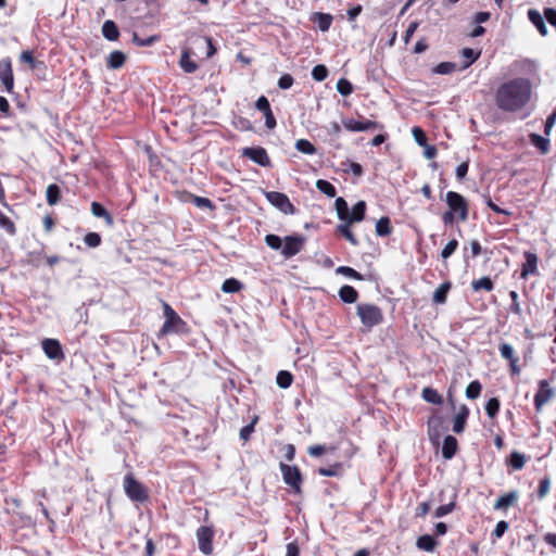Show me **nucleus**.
<instances>
[{
  "label": "nucleus",
  "instance_id": "obj_32",
  "mask_svg": "<svg viewBox=\"0 0 556 556\" xmlns=\"http://www.w3.org/2000/svg\"><path fill=\"white\" fill-rule=\"evenodd\" d=\"M47 203L51 206L61 201V189L56 184H50L46 190Z\"/></svg>",
  "mask_w": 556,
  "mask_h": 556
},
{
  "label": "nucleus",
  "instance_id": "obj_3",
  "mask_svg": "<svg viewBox=\"0 0 556 556\" xmlns=\"http://www.w3.org/2000/svg\"><path fill=\"white\" fill-rule=\"evenodd\" d=\"M123 486L130 501L144 503L149 500V489L143 483L139 482L132 473H128L124 477Z\"/></svg>",
  "mask_w": 556,
  "mask_h": 556
},
{
  "label": "nucleus",
  "instance_id": "obj_45",
  "mask_svg": "<svg viewBox=\"0 0 556 556\" xmlns=\"http://www.w3.org/2000/svg\"><path fill=\"white\" fill-rule=\"evenodd\" d=\"M508 464L514 470H520L526 465V456L517 451H514L510 454Z\"/></svg>",
  "mask_w": 556,
  "mask_h": 556
},
{
  "label": "nucleus",
  "instance_id": "obj_59",
  "mask_svg": "<svg viewBox=\"0 0 556 556\" xmlns=\"http://www.w3.org/2000/svg\"><path fill=\"white\" fill-rule=\"evenodd\" d=\"M337 90L342 96H349L353 92V86L348 79L340 78L337 83Z\"/></svg>",
  "mask_w": 556,
  "mask_h": 556
},
{
  "label": "nucleus",
  "instance_id": "obj_5",
  "mask_svg": "<svg viewBox=\"0 0 556 556\" xmlns=\"http://www.w3.org/2000/svg\"><path fill=\"white\" fill-rule=\"evenodd\" d=\"M356 313L366 328H372L383 320V314L379 306L370 303H361L356 306Z\"/></svg>",
  "mask_w": 556,
  "mask_h": 556
},
{
  "label": "nucleus",
  "instance_id": "obj_57",
  "mask_svg": "<svg viewBox=\"0 0 556 556\" xmlns=\"http://www.w3.org/2000/svg\"><path fill=\"white\" fill-rule=\"evenodd\" d=\"M312 77L316 81H324L328 77V70L325 65L318 64L312 70Z\"/></svg>",
  "mask_w": 556,
  "mask_h": 556
},
{
  "label": "nucleus",
  "instance_id": "obj_4",
  "mask_svg": "<svg viewBox=\"0 0 556 556\" xmlns=\"http://www.w3.org/2000/svg\"><path fill=\"white\" fill-rule=\"evenodd\" d=\"M279 468L283 482L291 489L294 494H302L304 478L300 468L295 465L292 466L285 463H280Z\"/></svg>",
  "mask_w": 556,
  "mask_h": 556
},
{
  "label": "nucleus",
  "instance_id": "obj_63",
  "mask_svg": "<svg viewBox=\"0 0 556 556\" xmlns=\"http://www.w3.org/2000/svg\"><path fill=\"white\" fill-rule=\"evenodd\" d=\"M293 84L294 78L290 74H283L282 76H280L277 83L278 87L283 90L291 88Z\"/></svg>",
  "mask_w": 556,
  "mask_h": 556
},
{
  "label": "nucleus",
  "instance_id": "obj_21",
  "mask_svg": "<svg viewBox=\"0 0 556 556\" xmlns=\"http://www.w3.org/2000/svg\"><path fill=\"white\" fill-rule=\"evenodd\" d=\"M428 435L431 441L439 440L443 428V419L439 416H431L427 422Z\"/></svg>",
  "mask_w": 556,
  "mask_h": 556
},
{
  "label": "nucleus",
  "instance_id": "obj_16",
  "mask_svg": "<svg viewBox=\"0 0 556 556\" xmlns=\"http://www.w3.org/2000/svg\"><path fill=\"white\" fill-rule=\"evenodd\" d=\"M42 350L50 359H63L64 353L61 343L56 339H45L41 342Z\"/></svg>",
  "mask_w": 556,
  "mask_h": 556
},
{
  "label": "nucleus",
  "instance_id": "obj_11",
  "mask_svg": "<svg viewBox=\"0 0 556 556\" xmlns=\"http://www.w3.org/2000/svg\"><path fill=\"white\" fill-rule=\"evenodd\" d=\"M242 156H245L260 166L268 167L271 165L270 159L263 147H247L242 149Z\"/></svg>",
  "mask_w": 556,
  "mask_h": 556
},
{
  "label": "nucleus",
  "instance_id": "obj_7",
  "mask_svg": "<svg viewBox=\"0 0 556 556\" xmlns=\"http://www.w3.org/2000/svg\"><path fill=\"white\" fill-rule=\"evenodd\" d=\"M199 549L203 555L210 556L213 554L214 546L213 540L215 530L213 526H201L195 532Z\"/></svg>",
  "mask_w": 556,
  "mask_h": 556
},
{
  "label": "nucleus",
  "instance_id": "obj_39",
  "mask_svg": "<svg viewBox=\"0 0 556 556\" xmlns=\"http://www.w3.org/2000/svg\"><path fill=\"white\" fill-rule=\"evenodd\" d=\"M334 208L337 211L338 218L341 222H346L350 213L348 202L343 198L339 197L334 201Z\"/></svg>",
  "mask_w": 556,
  "mask_h": 556
},
{
  "label": "nucleus",
  "instance_id": "obj_26",
  "mask_svg": "<svg viewBox=\"0 0 556 556\" xmlns=\"http://www.w3.org/2000/svg\"><path fill=\"white\" fill-rule=\"evenodd\" d=\"M311 22L316 24L320 31H327L331 25L332 16L328 13L316 12L311 16Z\"/></svg>",
  "mask_w": 556,
  "mask_h": 556
},
{
  "label": "nucleus",
  "instance_id": "obj_44",
  "mask_svg": "<svg viewBox=\"0 0 556 556\" xmlns=\"http://www.w3.org/2000/svg\"><path fill=\"white\" fill-rule=\"evenodd\" d=\"M316 188L329 198H334L337 194L336 187L325 179H318L316 181Z\"/></svg>",
  "mask_w": 556,
  "mask_h": 556
},
{
  "label": "nucleus",
  "instance_id": "obj_2",
  "mask_svg": "<svg viewBox=\"0 0 556 556\" xmlns=\"http://www.w3.org/2000/svg\"><path fill=\"white\" fill-rule=\"evenodd\" d=\"M162 307L165 321L157 337H166L172 333H186L188 331V325L177 312L165 301L162 302Z\"/></svg>",
  "mask_w": 556,
  "mask_h": 556
},
{
  "label": "nucleus",
  "instance_id": "obj_38",
  "mask_svg": "<svg viewBox=\"0 0 556 556\" xmlns=\"http://www.w3.org/2000/svg\"><path fill=\"white\" fill-rule=\"evenodd\" d=\"M243 289V283L236 278H228L222 285V291L225 293H236Z\"/></svg>",
  "mask_w": 556,
  "mask_h": 556
},
{
  "label": "nucleus",
  "instance_id": "obj_47",
  "mask_svg": "<svg viewBox=\"0 0 556 556\" xmlns=\"http://www.w3.org/2000/svg\"><path fill=\"white\" fill-rule=\"evenodd\" d=\"M458 241L456 239L450 240L441 251V258L446 262L458 249Z\"/></svg>",
  "mask_w": 556,
  "mask_h": 556
},
{
  "label": "nucleus",
  "instance_id": "obj_30",
  "mask_svg": "<svg viewBox=\"0 0 556 556\" xmlns=\"http://www.w3.org/2000/svg\"><path fill=\"white\" fill-rule=\"evenodd\" d=\"M352 223L343 222L337 226V232L344 237L352 245H358L359 241L351 230Z\"/></svg>",
  "mask_w": 556,
  "mask_h": 556
},
{
  "label": "nucleus",
  "instance_id": "obj_31",
  "mask_svg": "<svg viewBox=\"0 0 556 556\" xmlns=\"http://www.w3.org/2000/svg\"><path fill=\"white\" fill-rule=\"evenodd\" d=\"M422 399L431 404L441 405L443 403V396L433 388L426 387L421 391Z\"/></svg>",
  "mask_w": 556,
  "mask_h": 556
},
{
  "label": "nucleus",
  "instance_id": "obj_46",
  "mask_svg": "<svg viewBox=\"0 0 556 556\" xmlns=\"http://www.w3.org/2000/svg\"><path fill=\"white\" fill-rule=\"evenodd\" d=\"M277 384L282 389H288L293 382V375L288 370H280L276 377Z\"/></svg>",
  "mask_w": 556,
  "mask_h": 556
},
{
  "label": "nucleus",
  "instance_id": "obj_49",
  "mask_svg": "<svg viewBox=\"0 0 556 556\" xmlns=\"http://www.w3.org/2000/svg\"><path fill=\"white\" fill-rule=\"evenodd\" d=\"M457 70V64L454 62H441L434 68L433 73L440 75H448Z\"/></svg>",
  "mask_w": 556,
  "mask_h": 556
},
{
  "label": "nucleus",
  "instance_id": "obj_1",
  "mask_svg": "<svg viewBox=\"0 0 556 556\" xmlns=\"http://www.w3.org/2000/svg\"><path fill=\"white\" fill-rule=\"evenodd\" d=\"M532 97V83L526 77H516L501 84L494 93V101L503 112L521 111Z\"/></svg>",
  "mask_w": 556,
  "mask_h": 556
},
{
  "label": "nucleus",
  "instance_id": "obj_33",
  "mask_svg": "<svg viewBox=\"0 0 556 556\" xmlns=\"http://www.w3.org/2000/svg\"><path fill=\"white\" fill-rule=\"evenodd\" d=\"M471 288L476 292L481 291V290L490 292L494 289V282L490 277L485 276V277L472 280Z\"/></svg>",
  "mask_w": 556,
  "mask_h": 556
},
{
  "label": "nucleus",
  "instance_id": "obj_41",
  "mask_svg": "<svg viewBox=\"0 0 556 556\" xmlns=\"http://www.w3.org/2000/svg\"><path fill=\"white\" fill-rule=\"evenodd\" d=\"M21 61L27 63L30 70H36L40 66L45 67V63L42 61H38L34 58V53L31 50H24L20 55Z\"/></svg>",
  "mask_w": 556,
  "mask_h": 556
},
{
  "label": "nucleus",
  "instance_id": "obj_29",
  "mask_svg": "<svg viewBox=\"0 0 556 556\" xmlns=\"http://www.w3.org/2000/svg\"><path fill=\"white\" fill-rule=\"evenodd\" d=\"M339 296L344 303H355L358 299V292L352 286L345 285L340 288Z\"/></svg>",
  "mask_w": 556,
  "mask_h": 556
},
{
  "label": "nucleus",
  "instance_id": "obj_53",
  "mask_svg": "<svg viewBox=\"0 0 556 556\" xmlns=\"http://www.w3.org/2000/svg\"><path fill=\"white\" fill-rule=\"evenodd\" d=\"M258 416H254L251 422L240 430V438L243 441H249L251 434L254 432L255 425L258 422Z\"/></svg>",
  "mask_w": 556,
  "mask_h": 556
},
{
  "label": "nucleus",
  "instance_id": "obj_48",
  "mask_svg": "<svg viewBox=\"0 0 556 556\" xmlns=\"http://www.w3.org/2000/svg\"><path fill=\"white\" fill-rule=\"evenodd\" d=\"M481 391H482V386H481L480 381L473 380L467 386L465 393L469 400H476L480 396Z\"/></svg>",
  "mask_w": 556,
  "mask_h": 556
},
{
  "label": "nucleus",
  "instance_id": "obj_14",
  "mask_svg": "<svg viewBox=\"0 0 556 556\" xmlns=\"http://www.w3.org/2000/svg\"><path fill=\"white\" fill-rule=\"evenodd\" d=\"M0 81L7 92H12L14 87V75L12 62L9 58L0 60Z\"/></svg>",
  "mask_w": 556,
  "mask_h": 556
},
{
  "label": "nucleus",
  "instance_id": "obj_35",
  "mask_svg": "<svg viewBox=\"0 0 556 556\" xmlns=\"http://www.w3.org/2000/svg\"><path fill=\"white\" fill-rule=\"evenodd\" d=\"M0 228L3 229L11 237H13L17 233L15 223L1 211H0Z\"/></svg>",
  "mask_w": 556,
  "mask_h": 556
},
{
  "label": "nucleus",
  "instance_id": "obj_34",
  "mask_svg": "<svg viewBox=\"0 0 556 556\" xmlns=\"http://www.w3.org/2000/svg\"><path fill=\"white\" fill-rule=\"evenodd\" d=\"M91 213L96 217L104 218L105 222L111 225L113 223L112 215L108 212V210L99 202L93 201L91 203Z\"/></svg>",
  "mask_w": 556,
  "mask_h": 556
},
{
  "label": "nucleus",
  "instance_id": "obj_58",
  "mask_svg": "<svg viewBox=\"0 0 556 556\" xmlns=\"http://www.w3.org/2000/svg\"><path fill=\"white\" fill-rule=\"evenodd\" d=\"M455 506H456L455 500H453L448 504L439 506L434 511V517L442 518V517L446 516L447 514L452 513L455 509Z\"/></svg>",
  "mask_w": 556,
  "mask_h": 556
},
{
  "label": "nucleus",
  "instance_id": "obj_50",
  "mask_svg": "<svg viewBox=\"0 0 556 556\" xmlns=\"http://www.w3.org/2000/svg\"><path fill=\"white\" fill-rule=\"evenodd\" d=\"M501 403L497 397H491L485 404V413L489 418L493 419L500 412Z\"/></svg>",
  "mask_w": 556,
  "mask_h": 556
},
{
  "label": "nucleus",
  "instance_id": "obj_52",
  "mask_svg": "<svg viewBox=\"0 0 556 556\" xmlns=\"http://www.w3.org/2000/svg\"><path fill=\"white\" fill-rule=\"evenodd\" d=\"M195 43L201 48L206 49L205 58H211L216 52V49L212 43L211 37H200V39L197 40Z\"/></svg>",
  "mask_w": 556,
  "mask_h": 556
},
{
  "label": "nucleus",
  "instance_id": "obj_15",
  "mask_svg": "<svg viewBox=\"0 0 556 556\" xmlns=\"http://www.w3.org/2000/svg\"><path fill=\"white\" fill-rule=\"evenodd\" d=\"M255 109L263 113L265 117V126L274 129L277 126L276 117L271 111L270 103L265 96H261L255 102Z\"/></svg>",
  "mask_w": 556,
  "mask_h": 556
},
{
  "label": "nucleus",
  "instance_id": "obj_18",
  "mask_svg": "<svg viewBox=\"0 0 556 556\" xmlns=\"http://www.w3.org/2000/svg\"><path fill=\"white\" fill-rule=\"evenodd\" d=\"M526 263L522 265L520 277L527 279L529 275L538 274V256L532 252H525Z\"/></svg>",
  "mask_w": 556,
  "mask_h": 556
},
{
  "label": "nucleus",
  "instance_id": "obj_23",
  "mask_svg": "<svg viewBox=\"0 0 556 556\" xmlns=\"http://www.w3.org/2000/svg\"><path fill=\"white\" fill-rule=\"evenodd\" d=\"M469 416V408L466 405L459 407L458 413L454 418L453 431L455 433H462L465 430V426Z\"/></svg>",
  "mask_w": 556,
  "mask_h": 556
},
{
  "label": "nucleus",
  "instance_id": "obj_42",
  "mask_svg": "<svg viewBox=\"0 0 556 556\" xmlns=\"http://www.w3.org/2000/svg\"><path fill=\"white\" fill-rule=\"evenodd\" d=\"M294 147L299 152L307 155H313L317 152L316 147L307 139H298Z\"/></svg>",
  "mask_w": 556,
  "mask_h": 556
},
{
  "label": "nucleus",
  "instance_id": "obj_24",
  "mask_svg": "<svg viewBox=\"0 0 556 556\" xmlns=\"http://www.w3.org/2000/svg\"><path fill=\"white\" fill-rule=\"evenodd\" d=\"M366 208V202L358 201L350 211L346 222L352 224L362 222L365 218Z\"/></svg>",
  "mask_w": 556,
  "mask_h": 556
},
{
  "label": "nucleus",
  "instance_id": "obj_27",
  "mask_svg": "<svg viewBox=\"0 0 556 556\" xmlns=\"http://www.w3.org/2000/svg\"><path fill=\"white\" fill-rule=\"evenodd\" d=\"M416 546L421 551L432 553L438 546V541L430 534H424L417 539Z\"/></svg>",
  "mask_w": 556,
  "mask_h": 556
},
{
  "label": "nucleus",
  "instance_id": "obj_9",
  "mask_svg": "<svg viewBox=\"0 0 556 556\" xmlns=\"http://www.w3.org/2000/svg\"><path fill=\"white\" fill-rule=\"evenodd\" d=\"M538 392L534 395V407L538 413H540L543 408V406L549 402L554 395L555 390L551 387L549 382L547 380H540Z\"/></svg>",
  "mask_w": 556,
  "mask_h": 556
},
{
  "label": "nucleus",
  "instance_id": "obj_22",
  "mask_svg": "<svg viewBox=\"0 0 556 556\" xmlns=\"http://www.w3.org/2000/svg\"><path fill=\"white\" fill-rule=\"evenodd\" d=\"M127 56L119 50L112 51L106 58V67L109 70H119L126 63Z\"/></svg>",
  "mask_w": 556,
  "mask_h": 556
},
{
  "label": "nucleus",
  "instance_id": "obj_20",
  "mask_svg": "<svg viewBox=\"0 0 556 556\" xmlns=\"http://www.w3.org/2000/svg\"><path fill=\"white\" fill-rule=\"evenodd\" d=\"M462 64L459 70H466L473 64L481 55V50H475L471 48H463L460 50Z\"/></svg>",
  "mask_w": 556,
  "mask_h": 556
},
{
  "label": "nucleus",
  "instance_id": "obj_60",
  "mask_svg": "<svg viewBox=\"0 0 556 556\" xmlns=\"http://www.w3.org/2000/svg\"><path fill=\"white\" fill-rule=\"evenodd\" d=\"M84 242L89 248H97L101 244V236L98 232H88L84 237Z\"/></svg>",
  "mask_w": 556,
  "mask_h": 556
},
{
  "label": "nucleus",
  "instance_id": "obj_12",
  "mask_svg": "<svg viewBox=\"0 0 556 556\" xmlns=\"http://www.w3.org/2000/svg\"><path fill=\"white\" fill-rule=\"evenodd\" d=\"M304 248V238L301 236H287L283 240V247L281 249V254L286 258H290L296 254H299Z\"/></svg>",
  "mask_w": 556,
  "mask_h": 556
},
{
  "label": "nucleus",
  "instance_id": "obj_64",
  "mask_svg": "<svg viewBox=\"0 0 556 556\" xmlns=\"http://www.w3.org/2000/svg\"><path fill=\"white\" fill-rule=\"evenodd\" d=\"M412 134L419 146H427L426 132L420 127H414Z\"/></svg>",
  "mask_w": 556,
  "mask_h": 556
},
{
  "label": "nucleus",
  "instance_id": "obj_51",
  "mask_svg": "<svg viewBox=\"0 0 556 556\" xmlns=\"http://www.w3.org/2000/svg\"><path fill=\"white\" fill-rule=\"evenodd\" d=\"M551 491V479L549 477L545 476L542 478L539 482L538 490H536V496L539 500H543Z\"/></svg>",
  "mask_w": 556,
  "mask_h": 556
},
{
  "label": "nucleus",
  "instance_id": "obj_19",
  "mask_svg": "<svg viewBox=\"0 0 556 556\" xmlns=\"http://www.w3.org/2000/svg\"><path fill=\"white\" fill-rule=\"evenodd\" d=\"M192 54L197 55L192 48H186L182 50L180 55L179 66L187 74L194 73L199 67L198 64L191 60Z\"/></svg>",
  "mask_w": 556,
  "mask_h": 556
},
{
  "label": "nucleus",
  "instance_id": "obj_8",
  "mask_svg": "<svg viewBox=\"0 0 556 556\" xmlns=\"http://www.w3.org/2000/svg\"><path fill=\"white\" fill-rule=\"evenodd\" d=\"M266 200L285 214H293L295 212L294 205L291 203L287 194L279 191L265 192Z\"/></svg>",
  "mask_w": 556,
  "mask_h": 556
},
{
  "label": "nucleus",
  "instance_id": "obj_17",
  "mask_svg": "<svg viewBox=\"0 0 556 556\" xmlns=\"http://www.w3.org/2000/svg\"><path fill=\"white\" fill-rule=\"evenodd\" d=\"M519 493L518 491H509L503 495H501L494 503L493 508L495 510H506L511 506H515L518 502Z\"/></svg>",
  "mask_w": 556,
  "mask_h": 556
},
{
  "label": "nucleus",
  "instance_id": "obj_55",
  "mask_svg": "<svg viewBox=\"0 0 556 556\" xmlns=\"http://www.w3.org/2000/svg\"><path fill=\"white\" fill-rule=\"evenodd\" d=\"M509 298L511 300V303L509 305V311L517 315V316H521L522 315V309H521V306H520V303H519V295L516 291H510L509 292Z\"/></svg>",
  "mask_w": 556,
  "mask_h": 556
},
{
  "label": "nucleus",
  "instance_id": "obj_6",
  "mask_svg": "<svg viewBox=\"0 0 556 556\" xmlns=\"http://www.w3.org/2000/svg\"><path fill=\"white\" fill-rule=\"evenodd\" d=\"M445 201L448 210L457 215L458 222H466L468 219L469 203L460 193L447 191Z\"/></svg>",
  "mask_w": 556,
  "mask_h": 556
},
{
  "label": "nucleus",
  "instance_id": "obj_62",
  "mask_svg": "<svg viewBox=\"0 0 556 556\" xmlns=\"http://www.w3.org/2000/svg\"><path fill=\"white\" fill-rule=\"evenodd\" d=\"M508 527H509V525L507 521H505V520L498 521L495 526V529L492 532V536L496 540L501 539L504 535V533L508 530Z\"/></svg>",
  "mask_w": 556,
  "mask_h": 556
},
{
  "label": "nucleus",
  "instance_id": "obj_43",
  "mask_svg": "<svg viewBox=\"0 0 556 556\" xmlns=\"http://www.w3.org/2000/svg\"><path fill=\"white\" fill-rule=\"evenodd\" d=\"M529 20L532 22L533 25L538 28V30L541 33V35L546 34L545 28V22L542 15L535 11V10H529L528 12Z\"/></svg>",
  "mask_w": 556,
  "mask_h": 556
},
{
  "label": "nucleus",
  "instance_id": "obj_36",
  "mask_svg": "<svg viewBox=\"0 0 556 556\" xmlns=\"http://www.w3.org/2000/svg\"><path fill=\"white\" fill-rule=\"evenodd\" d=\"M530 142L541 151V153L546 154L549 150V140L542 137L538 134L530 135Z\"/></svg>",
  "mask_w": 556,
  "mask_h": 556
},
{
  "label": "nucleus",
  "instance_id": "obj_25",
  "mask_svg": "<svg viewBox=\"0 0 556 556\" xmlns=\"http://www.w3.org/2000/svg\"><path fill=\"white\" fill-rule=\"evenodd\" d=\"M457 452V440L453 435H446L443 440L442 456L445 459H451Z\"/></svg>",
  "mask_w": 556,
  "mask_h": 556
},
{
  "label": "nucleus",
  "instance_id": "obj_56",
  "mask_svg": "<svg viewBox=\"0 0 556 556\" xmlns=\"http://www.w3.org/2000/svg\"><path fill=\"white\" fill-rule=\"evenodd\" d=\"M337 273L342 274L349 278L355 279V280H363L364 277L361 273L355 270L352 267L349 266H340L337 268Z\"/></svg>",
  "mask_w": 556,
  "mask_h": 556
},
{
  "label": "nucleus",
  "instance_id": "obj_54",
  "mask_svg": "<svg viewBox=\"0 0 556 556\" xmlns=\"http://www.w3.org/2000/svg\"><path fill=\"white\" fill-rule=\"evenodd\" d=\"M189 199L192 203H194L200 208H213V202L208 198L199 197L189 193Z\"/></svg>",
  "mask_w": 556,
  "mask_h": 556
},
{
  "label": "nucleus",
  "instance_id": "obj_37",
  "mask_svg": "<svg viewBox=\"0 0 556 556\" xmlns=\"http://www.w3.org/2000/svg\"><path fill=\"white\" fill-rule=\"evenodd\" d=\"M391 232H392V226H391L390 218L387 216L381 217L376 224V233L379 237H387V236L391 235Z\"/></svg>",
  "mask_w": 556,
  "mask_h": 556
},
{
  "label": "nucleus",
  "instance_id": "obj_61",
  "mask_svg": "<svg viewBox=\"0 0 556 556\" xmlns=\"http://www.w3.org/2000/svg\"><path fill=\"white\" fill-rule=\"evenodd\" d=\"M265 242L273 250H280V249H282V240L277 235H273V233L266 235L265 236Z\"/></svg>",
  "mask_w": 556,
  "mask_h": 556
},
{
  "label": "nucleus",
  "instance_id": "obj_40",
  "mask_svg": "<svg viewBox=\"0 0 556 556\" xmlns=\"http://www.w3.org/2000/svg\"><path fill=\"white\" fill-rule=\"evenodd\" d=\"M343 472V466L341 463H334L329 467H320L318 468V475L323 477H338Z\"/></svg>",
  "mask_w": 556,
  "mask_h": 556
},
{
  "label": "nucleus",
  "instance_id": "obj_13",
  "mask_svg": "<svg viewBox=\"0 0 556 556\" xmlns=\"http://www.w3.org/2000/svg\"><path fill=\"white\" fill-rule=\"evenodd\" d=\"M342 124L344 128L349 131H366L374 129L382 130L384 128L383 124L369 119L355 121L353 118H346L342 121Z\"/></svg>",
  "mask_w": 556,
  "mask_h": 556
},
{
  "label": "nucleus",
  "instance_id": "obj_28",
  "mask_svg": "<svg viewBox=\"0 0 556 556\" xmlns=\"http://www.w3.org/2000/svg\"><path fill=\"white\" fill-rule=\"evenodd\" d=\"M452 289L451 281H444L441 283L433 292V303L434 304H444L447 300V294Z\"/></svg>",
  "mask_w": 556,
  "mask_h": 556
},
{
  "label": "nucleus",
  "instance_id": "obj_10",
  "mask_svg": "<svg viewBox=\"0 0 556 556\" xmlns=\"http://www.w3.org/2000/svg\"><path fill=\"white\" fill-rule=\"evenodd\" d=\"M501 356L508 361L509 363V372L514 376H519L521 372V367L519 365V356L516 354L514 348L506 342H503L498 346Z\"/></svg>",
  "mask_w": 556,
  "mask_h": 556
}]
</instances>
